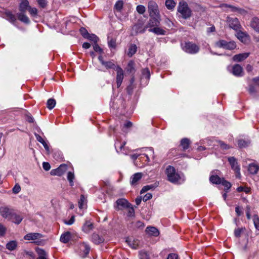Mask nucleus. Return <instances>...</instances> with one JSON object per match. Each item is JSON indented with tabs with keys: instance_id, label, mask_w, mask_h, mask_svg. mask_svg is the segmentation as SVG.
<instances>
[{
	"instance_id": "nucleus-1",
	"label": "nucleus",
	"mask_w": 259,
	"mask_h": 259,
	"mask_svg": "<svg viewBox=\"0 0 259 259\" xmlns=\"http://www.w3.org/2000/svg\"><path fill=\"white\" fill-rule=\"evenodd\" d=\"M178 12L180 13L182 17L185 19L191 17L192 11L189 8L188 4L184 1H180L178 7Z\"/></svg>"
},
{
	"instance_id": "nucleus-2",
	"label": "nucleus",
	"mask_w": 259,
	"mask_h": 259,
	"mask_svg": "<svg viewBox=\"0 0 259 259\" xmlns=\"http://www.w3.org/2000/svg\"><path fill=\"white\" fill-rule=\"evenodd\" d=\"M165 174L167 180L171 183H177L181 179L180 175L176 172L175 168L171 165H168L166 167Z\"/></svg>"
},
{
	"instance_id": "nucleus-3",
	"label": "nucleus",
	"mask_w": 259,
	"mask_h": 259,
	"mask_svg": "<svg viewBox=\"0 0 259 259\" xmlns=\"http://www.w3.org/2000/svg\"><path fill=\"white\" fill-rule=\"evenodd\" d=\"M182 46L183 51L191 54H196L200 50V48L198 45L191 41L185 42Z\"/></svg>"
},
{
	"instance_id": "nucleus-4",
	"label": "nucleus",
	"mask_w": 259,
	"mask_h": 259,
	"mask_svg": "<svg viewBox=\"0 0 259 259\" xmlns=\"http://www.w3.org/2000/svg\"><path fill=\"white\" fill-rule=\"evenodd\" d=\"M217 47L225 49L232 50L236 48V45L234 41H227L225 40H220L215 42Z\"/></svg>"
},
{
	"instance_id": "nucleus-5",
	"label": "nucleus",
	"mask_w": 259,
	"mask_h": 259,
	"mask_svg": "<svg viewBox=\"0 0 259 259\" xmlns=\"http://www.w3.org/2000/svg\"><path fill=\"white\" fill-rule=\"evenodd\" d=\"M226 22L230 28L233 29L236 31L242 28L241 25L237 18H232L227 17Z\"/></svg>"
},
{
	"instance_id": "nucleus-6",
	"label": "nucleus",
	"mask_w": 259,
	"mask_h": 259,
	"mask_svg": "<svg viewBox=\"0 0 259 259\" xmlns=\"http://www.w3.org/2000/svg\"><path fill=\"white\" fill-rule=\"evenodd\" d=\"M148 11L150 17L160 15L158 6L154 1H150L148 3Z\"/></svg>"
},
{
	"instance_id": "nucleus-7",
	"label": "nucleus",
	"mask_w": 259,
	"mask_h": 259,
	"mask_svg": "<svg viewBox=\"0 0 259 259\" xmlns=\"http://www.w3.org/2000/svg\"><path fill=\"white\" fill-rule=\"evenodd\" d=\"M14 211V209L9 208L8 206H3L0 207V214L3 218L8 221L11 220Z\"/></svg>"
},
{
	"instance_id": "nucleus-8",
	"label": "nucleus",
	"mask_w": 259,
	"mask_h": 259,
	"mask_svg": "<svg viewBox=\"0 0 259 259\" xmlns=\"http://www.w3.org/2000/svg\"><path fill=\"white\" fill-rule=\"evenodd\" d=\"M228 160L231 166L232 169L235 171L237 177L240 176V167L238 164L236 159L234 157H229Z\"/></svg>"
},
{
	"instance_id": "nucleus-9",
	"label": "nucleus",
	"mask_w": 259,
	"mask_h": 259,
	"mask_svg": "<svg viewBox=\"0 0 259 259\" xmlns=\"http://www.w3.org/2000/svg\"><path fill=\"white\" fill-rule=\"evenodd\" d=\"M115 70L117 72L116 77L117 87V88H119L120 87L124 78V71L123 69L118 65L116 66Z\"/></svg>"
},
{
	"instance_id": "nucleus-10",
	"label": "nucleus",
	"mask_w": 259,
	"mask_h": 259,
	"mask_svg": "<svg viewBox=\"0 0 259 259\" xmlns=\"http://www.w3.org/2000/svg\"><path fill=\"white\" fill-rule=\"evenodd\" d=\"M116 203L117 204L116 210H123L127 208V207H130L131 206V204L128 203V202L124 198L117 199Z\"/></svg>"
},
{
	"instance_id": "nucleus-11",
	"label": "nucleus",
	"mask_w": 259,
	"mask_h": 259,
	"mask_svg": "<svg viewBox=\"0 0 259 259\" xmlns=\"http://www.w3.org/2000/svg\"><path fill=\"white\" fill-rule=\"evenodd\" d=\"M150 18L146 26V27L151 28L153 27L158 26L160 24V16H153V17H150Z\"/></svg>"
},
{
	"instance_id": "nucleus-12",
	"label": "nucleus",
	"mask_w": 259,
	"mask_h": 259,
	"mask_svg": "<svg viewBox=\"0 0 259 259\" xmlns=\"http://www.w3.org/2000/svg\"><path fill=\"white\" fill-rule=\"evenodd\" d=\"M67 166L65 164H62L56 169H52L51 171V175L52 176H61L66 171Z\"/></svg>"
},
{
	"instance_id": "nucleus-13",
	"label": "nucleus",
	"mask_w": 259,
	"mask_h": 259,
	"mask_svg": "<svg viewBox=\"0 0 259 259\" xmlns=\"http://www.w3.org/2000/svg\"><path fill=\"white\" fill-rule=\"evenodd\" d=\"M24 217L22 214L17 213L16 211L14 210L10 221L18 225L21 223Z\"/></svg>"
},
{
	"instance_id": "nucleus-14",
	"label": "nucleus",
	"mask_w": 259,
	"mask_h": 259,
	"mask_svg": "<svg viewBox=\"0 0 259 259\" xmlns=\"http://www.w3.org/2000/svg\"><path fill=\"white\" fill-rule=\"evenodd\" d=\"M43 237L42 235L38 233H30L27 234L24 237V239L26 240H35L39 239Z\"/></svg>"
},
{
	"instance_id": "nucleus-15",
	"label": "nucleus",
	"mask_w": 259,
	"mask_h": 259,
	"mask_svg": "<svg viewBox=\"0 0 259 259\" xmlns=\"http://www.w3.org/2000/svg\"><path fill=\"white\" fill-rule=\"evenodd\" d=\"M143 174L141 172H137L134 174L131 177L130 183L132 186H136L139 181L142 179Z\"/></svg>"
},
{
	"instance_id": "nucleus-16",
	"label": "nucleus",
	"mask_w": 259,
	"mask_h": 259,
	"mask_svg": "<svg viewBox=\"0 0 259 259\" xmlns=\"http://www.w3.org/2000/svg\"><path fill=\"white\" fill-rule=\"evenodd\" d=\"M249 26L255 31L259 33V18L253 17L250 21Z\"/></svg>"
},
{
	"instance_id": "nucleus-17",
	"label": "nucleus",
	"mask_w": 259,
	"mask_h": 259,
	"mask_svg": "<svg viewBox=\"0 0 259 259\" xmlns=\"http://www.w3.org/2000/svg\"><path fill=\"white\" fill-rule=\"evenodd\" d=\"M145 232L149 236L157 237L159 235L158 230L154 227L148 226L145 229Z\"/></svg>"
},
{
	"instance_id": "nucleus-18",
	"label": "nucleus",
	"mask_w": 259,
	"mask_h": 259,
	"mask_svg": "<svg viewBox=\"0 0 259 259\" xmlns=\"http://www.w3.org/2000/svg\"><path fill=\"white\" fill-rule=\"evenodd\" d=\"M224 6L226 8H229L231 9V11L233 12H237L241 15H245L247 14V11L243 9L240 8L232 5L225 4Z\"/></svg>"
},
{
	"instance_id": "nucleus-19",
	"label": "nucleus",
	"mask_w": 259,
	"mask_h": 259,
	"mask_svg": "<svg viewBox=\"0 0 259 259\" xmlns=\"http://www.w3.org/2000/svg\"><path fill=\"white\" fill-rule=\"evenodd\" d=\"M236 36L242 42H245L247 38L249 37L248 34L245 32L242 31L240 29L236 31Z\"/></svg>"
},
{
	"instance_id": "nucleus-20",
	"label": "nucleus",
	"mask_w": 259,
	"mask_h": 259,
	"mask_svg": "<svg viewBox=\"0 0 259 259\" xmlns=\"http://www.w3.org/2000/svg\"><path fill=\"white\" fill-rule=\"evenodd\" d=\"M233 74L237 76H241L243 75V68L239 64H235L232 68Z\"/></svg>"
},
{
	"instance_id": "nucleus-21",
	"label": "nucleus",
	"mask_w": 259,
	"mask_h": 259,
	"mask_svg": "<svg viewBox=\"0 0 259 259\" xmlns=\"http://www.w3.org/2000/svg\"><path fill=\"white\" fill-rule=\"evenodd\" d=\"M30 7L28 0H22L19 5V10L21 13H24L28 10Z\"/></svg>"
},
{
	"instance_id": "nucleus-22",
	"label": "nucleus",
	"mask_w": 259,
	"mask_h": 259,
	"mask_svg": "<svg viewBox=\"0 0 259 259\" xmlns=\"http://www.w3.org/2000/svg\"><path fill=\"white\" fill-rule=\"evenodd\" d=\"M94 228V225L90 221H86L82 227V231L86 233H89Z\"/></svg>"
},
{
	"instance_id": "nucleus-23",
	"label": "nucleus",
	"mask_w": 259,
	"mask_h": 259,
	"mask_svg": "<svg viewBox=\"0 0 259 259\" xmlns=\"http://www.w3.org/2000/svg\"><path fill=\"white\" fill-rule=\"evenodd\" d=\"M91 240L92 241L96 244H99L104 241V239L102 236L96 233H93L92 235Z\"/></svg>"
},
{
	"instance_id": "nucleus-24",
	"label": "nucleus",
	"mask_w": 259,
	"mask_h": 259,
	"mask_svg": "<svg viewBox=\"0 0 259 259\" xmlns=\"http://www.w3.org/2000/svg\"><path fill=\"white\" fill-rule=\"evenodd\" d=\"M191 143V142L189 139L185 138L181 140L180 146L182 147L183 151H186L190 147Z\"/></svg>"
},
{
	"instance_id": "nucleus-25",
	"label": "nucleus",
	"mask_w": 259,
	"mask_h": 259,
	"mask_svg": "<svg viewBox=\"0 0 259 259\" xmlns=\"http://www.w3.org/2000/svg\"><path fill=\"white\" fill-rule=\"evenodd\" d=\"M249 53H248L239 54L234 56L233 59L235 61L241 62L246 59L249 56Z\"/></svg>"
},
{
	"instance_id": "nucleus-26",
	"label": "nucleus",
	"mask_w": 259,
	"mask_h": 259,
	"mask_svg": "<svg viewBox=\"0 0 259 259\" xmlns=\"http://www.w3.org/2000/svg\"><path fill=\"white\" fill-rule=\"evenodd\" d=\"M259 170L258 166L254 163H252L249 164L248 167V171L251 175H255L257 173Z\"/></svg>"
},
{
	"instance_id": "nucleus-27",
	"label": "nucleus",
	"mask_w": 259,
	"mask_h": 259,
	"mask_svg": "<svg viewBox=\"0 0 259 259\" xmlns=\"http://www.w3.org/2000/svg\"><path fill=\"white\" fill-rule=\"evenodd\" d=\"M146 28L147 27H146V26L143 27V25L141 23H138L134 26L133 29L135 31L136 33H143L145 32Z\"/></svg>"
},
{
	"instance_id": "nucleus-28",
	"label": "nucleus",
	"mask_w": 259,
	"mask_h": 259,
	"mask_svg": "<svg viewBox=\"0 0 259 259\" xmlns=\"http://www.w3.org/2000/svg\"><path fill=\"white\" fill-rule=\"evenodd\" d=\"M71 238V233L70 232H66L62 234L60 237V240L63 243H67L69 242Z\"/></svg>"
},
{
	"instance_id": "nucleus-29",
	"label": "nucleus",
	"mask_w": 259,
	"mask_h": 259,
	"mask_svg": "<svg viewBox=\"0 0 259 259\" xmlns=\"http://www.w3.org/2000/svg\"><path fill=\"white\" fill-rule=\"evenodd\" d=\"M36 252L38 256L36 259H48V254L45 250L40 248H37L36 249Z\"/></svg>"
},
{
	"instance_id": "nucleus-30",
	"label": "nucleus",
	"mask_w": 259,
	"mask_h": 259,
	"mask_svg": "<svg viewBox=\"0 0 259 259\" xmlns=\"http://www.w3.org/2000/svg\"><path fill=\"white\" fill-rule=\"evenodd\" d=\"M150 32H152L157 35H165L166 33V31L162 29L160 27H158V26H156L153 28H151L149 29Z\"/></svg>"
},
{
	"instance_id": "nucleus-31",
	"label": "nucleus",
	"mask_w": 259,
	"mask_h": 259,
	"mask_svg": "<svg viewBox=\"0 0 259 259\" xmlns=\"http://www.w3.org/2000/svg\"><path fill=\"white\" fill-rule=\"evenodd\" d=\"M107 69H113L116 70L117 66L115 65L113 61L103 62L102 64Z\"/></svg>"
},
{
	"instance_id": "nucleus-32",
	"label": "nucleus",
	"mask_w": 259,
	"mask_h": 259,
	"mask_svg": "<svg viewBox=\"0 0 259 259\" xmlns=\"http://www.w3.org/2000/svg\"><path fill=\"white\" fill-rule=\"evenodd\" d=\"M209 181L211 183L215 184H220L222 179L218 175H211L209 178Z\"/></svg>"
},
{
	"instance_id": "nucleus-33",
	"label": "nucleus",
	"mask_w": 259,
	"mask_h": 259,
	"mask_svg": "<svg viewBox=\"0 0 259 259\" xmlns=\"http://www.w3.org/2000/svg\"><path fill=\"white\" fill-rule=\"evenodd\" d=\"M18 19L26 24H29L30 23V20L29 18L24 13H21L18 14Z\"/></svg>"
},
{
	"instance_id": "nucleus-34",
	"label": "nucleus",
	"mask_w": 259,
	"mask_h": 259,
	"mask_svg": "<svg viewBox=\"0 0 259 259\" xmlns=\"http://www.w3.org/2000/svg\"><path fill=\"white\" fill-rule=\"evenodd\" d=\"M5 16L6 18L11 23H14L16 20V16L11 12H6Z\"/></svg>"
},
{
	"instance_id": "nucleus-35",
	"label": "nucleus",
	"mask_w": 259,
	"mask_h": 259,
	"mask_svg": "<svg viewBox=\"0 0 259 259\" xmlns=\"http://www.w3.org/2000/svg\"><path fill=\"white\" fill-rule=\"evenodd\" d=\"M137 47L136 45L132 44L130 45L127 53V55L131 57H132L137 52Z\"/></svg>"
},
{
	"instance_id": "nucleus-36",
	"label": "nucleus",
	"mask_w": 259,
	"mask_h": 259,
	"mask_svg": "<svg viewBox=\"0 0 259 259\" xmlns=\"http://www.w3.org/2000/svg\"><path fill=\"white\" fill-rule=\"evenodd\" d=\"M17 246V242L16 241H11L6 244V248L9 250H15Z\"/></svg>"
},
{
	"instance_id": "nucleus-37",
	"label": "nucleus",
	"mask_w": 259,
	"mask_h": 259,
	"mask_svg": "<svg viewBox=\"0 0 259 259\" xmlns=\"http://www.w3.org/2000/svg\"><path fill=\"white\" fill-rule=\"evenodd\" d=\"M165 6L168 10H173L176 7V3L174 0H166Z\"/></svg>"
},
{
	"instance_id": "nucleus-38",
	"label": "nucleus",
	"mask_w": 259,
	"mask_h": 259,
	"mask_svg": "<svg viewBox=\"0 0 259 259\" xmlns=\"http://www.w3.org/2000/svg\"><path fill=\"white\" fill-rule=\"evenodd\" d=\"M56 102L55 99H49L47 101V107L50 110L52 109L56 105Z\"/></svg>"
},
{
	"instance_id": "nucleus-39",
	"label": "nucleus",
	"mask_w": 259,
	"mask_h": 259,
	"mask_svg": "<svg viewBox=\"0 0 259 259\" xmlns=\"http://www.w3.org/2000/svg\"><path fill=\"white\" fill-rule=\"evenodd\" d=\"M253 224L255 229L259 231V217L257 214H254L252 217Z\"/></svg>"
},
{
	"instance_id": "nucleus-40",
	"label": "nucleus",
	"mask_w": 259,
	"mask_h": 259,
	"mask_svg": "<svg viewBox=\"0 0 259 259\" xmlns=\"http://www.w3.org/2000/svg\"><path fill=\"white\" fill-rule=\"evenodd\" d=\"M86 38L88 39L91 41H93L94 44L98 42V40H99L97 36L94 34H89L88 35V37H86Z\"/></svg>"
},
{
	"instance_id": "nucleus-41",
	"label": "nucleus",
	"mask_w": 259,
	"mask_h": 259,
	"mask_svg": "<svg viewBox=\"0 0 259 259\" xmlns=\"http://www.w3.org/2000/svg\"><path fill=\"white\" fill-rule=\"evenodd\" d=\"M74 179V174L71 171H69L67 174V180L69 182V184L71 186H73L74 185L73 179Z\"/></svg>"
},
{
	"instance_id": "nucleus-42",
	"label": "nucleus",
	"mask_w": 259,
	"mask_h": 259,
	"mask_svg": "<svg viewBox=\"0 0 259 259\" xmlns=\"http://www.w3.org/2000/svg\"><path fill=\"white\" fill-rule=\"evenodd\" d=\"M142 74L143 77H145L147 79H149L150 77V73L149 68H145L142 69Z\"/></svg>"
},
{
	"instance_id": "nucleus-43",
	"label": "nucleus",
	"mask_w": 259,
	"mask_h": 259,
	"mask_svg": "<svg viewBox=\"0 0 259 259\" xmlns=\"http://www.w3.org/2000/svg\"><path fill=\"white\" fill-rule=\"evenodd\" d=\"M221 184L224 186L225 187V191L226 192H228V190L231 188V184L230 182L225 180L224 179H222V181L221 182Z\"/></svg>"
},
{
	"instance_id": "nucleus-44",
	"label": "nucleus",
	"mask_w": 259,
	"mask_h": 259,
	"mask_svg": "<svg viewBox=\"0 0 259 259\" xmlns=\"http://www.w3.org/2000/svg\"><path fill=\"white\" fill-rule=\"evenodd\" d=\"M134 62L133 61H130L127 65V71L130 73H134L135 72V68H134Z\"/></svg>"
},
{
	"instance_id": "nucleus-45",
	"label": "nucleus",
	"mask_w": 259,
	"mask_h": 259,
	"mask_svg": "<svg viewBox=\"0 0 259 259\" xmlns=\"http://www.w3.org/2000/svg\"><path fill=\"white\" fill-rule=\"evenodd\" d=\"M123 3L122 1H118L115 6L114 8L118 12H120L123 8Z\"/></svg>"
},
{
	"instance_id": "nucleus-46",
	"label": "nucleus",
	"mask_w": 259,
	"mask_h": 259,
	"mask_svg": "<svg viewBox=\"0 0 259 259\" xmlns=\"http://www.w3.org/2000/svg\"><path fill=\"white\" fill-rule=\"evenodd\" d=\"M250 188L249 187L240 186L237 188V191L238 192H244L246 194L249 193L250 192Z\"/></svg>"
},
{
	"instance_id": "nucleus-47",
	"label": "nucleus",
	"mask_w": 259,
	"mask_h": 259,
	"mask_svg": "<svg viewBox=\"0 0 259 259\" xmlns=\"http://www.w3.org/2000/svg\"><path fill=\"white\" fill-rule=\"evenodd\" d=\"M245 228H237L234 231V235L237 238H239L241 233L245 230Z\"/></svg>"
},
{
	"instance_id": "nucleus-48",
	"label": "nucleus",
	"mask_w": 259,
	"mask_h": 259,
	"mask_svg": "<svg viewBox=\"0 0 259 259\" xmlns=\"http://www.w3.org/2000/svg\"><path fill=\"white\" fill-rule=\"evenodd\" d=\"M28 11L29 14L33 17H35L37 15L38 11L36 8H32L30 6Z\"/></svg>"
},
{
	"instance_id": "nucleus-49",
	"label": "nucleus",
	"mask_w": 259,
	"mask_h": 259,
	"mask_svg": "<svg viewBox=\"0 0 259 259\" xmlns=\"http://www.w3.org/2000/svg\"><path fill=\"white\" fill-rule=\"evenodd\" d=\"M154 188V186L153 185H146L145 186H144L142 189H141L140 191L141 194H143L147 191L153 189Z\"/></svg>"
},
{
	"instance_id": "nucleus-50",
	"label": "nucleus",
	"mask_w": 259,
	"mask_h": 259,
	"mask_svg": "<svg viewBox=\"0 0 259 259\" xmlns=\"http://www.w3.org/2000/svg\"><path fill=\"white\" fill-rule=\"evenodd\" d=\"M136 10L140 14H143L146 11V8L143 5H138L137 6Z\"/></svg>"
},
{
	"instance_id": "nucleus-51",
	"label": "nucleus",
	"mask_w": 259,
	"mask_h": 259,
	"mask_svg": "<svg viewBox=\"0 0 259 259\" xmlns=\"http://www.w3.org/2000/svg\"><path fill=\"white\" fill-rule=\"evenodd\" d=\"M108 44L109 48L115 49L116 47V40L112 38L108 40Z\"/></svg>"
},
{
	"instance_id": "nucleus-52",
	"label": "nucleus",
	"mask_w": 259,
	"mask_h": 259,
	"mask_svg": "<svg viewBox=\"0 0 259 259\" xmlns=\"http://www.w3.org/2000/svg\"><path fill=\"white\" fill-rule=\"evenodd\" d=\"M140 259H149V254L146 251H141L139 252Z\"/></svg>"
},
{
	"instance_id": "nucleus-53",
	"label": "nucleus",
	"mask_w": 259,
	"mask_h": 259,
	"mask_svg": "<svg viewBox=\"0 0 259 259\" xmlns=\"http://www.w3.org/2000/svg\"><path fill=\"white\" fill-rule=\"evenodd\" d=\"M39 6L41 8H45L48 5L47 0H36Z\"/></svg>"
},
{
	"instance_id": "nucleus-54",
	"label": "nucleus",
	"mask_w": 259,
	"mask_h": 259,
	"mask_svg": "<svg viewBox=\"0 0 259 259\" xmlns=\"http://www.w3.org/2000/svg\"><path fill=\"white\" fill-rule=\"evenodd\" d=\"M125 144H126L125 142H123L122 143L118 142L115 143V147L116 149L117 147H118L120 151H121L122 149H123Z\"/></svg>"
},
{
	"instance_id": "nucleus-55",
	"label": "nucleus",
	"mask_w": 259,
	"mask_h": 259,
	"mask_svg": "<svg viewBox=\"0 0 259 259\" xmlns=\"http://www.w3.org/2000/svg\"><path fill=\"white\" fill-rule=\"evenodd\" d=\"M86 199L84 195H81L80 196V199L78 201V206L79 208H82L83 207V203L85 201Z\"/></svg>"
},
{
	"instance_id": "nucleus-56",
	"label": "nucleus",
	"mask_w": 259,
	"mask_h": 259,
	"mask_svg": "<svg viewBox=\"0 0 259 259\" xmlns=\"http://www.w3.org/2000/svg\"><path fill=\"white\" fill-rule=\"evenodd\" d=\"M238 145L240 148L245 147L247 146V143L244 140H239L238 141Z\"/></svg>"
},
{
	"instance_id": "nucleus-57",
	"label": "nucleus",
	"mask_w": 259,
	"mask_h": 259,
	"mask_svg": "<svg viewBox=\"0 0 259 259\" xmlns=\"http://www.w3.org/2000/svg\"><path fill=\"white\" fill-rule=\"evenodd\" d=\"M94 50L96 52H99L100 53H103V50L98 45L97 42L95 43L93 45Z\"/></svg>"
},
{
	"instance_id": "nucleus-58",
	"label": "nucleus",
	"mask_w": 259,
	"mask_h": 259,
	"mask_svg": "<svg viewBox=\"0 0 259 259\" xmlns=\"http://www.w3.org/2000/svg\"><path fill=\"white\" fill-rule=\"evenodd\" d=\"M219 144L221 147L222 149L224 150H227L230 148V147L229 145L225 143L224 142L220 141H219Z\"/></svg>"
},
{
	"instance_id": "nucleus-59",
	"label": "nucleus",
	"mask_w": 259,
	"mask_h": 259,
	"mask_svg": "<svg viewBox=\"0 0 259 259\" xmlns=\"http://www.w3.org/2000/svg\"><path fill=\"white\" fill-rule=\"evenodd\" d=\"M80 31L82 36L85 38H86V37H88V35L89 34L88 31L84 28H81Z\"/></svg>"
},
{
	"instance_id": "nucleus-60",
	"label": "nucleus",
	"mask_w": 259,
	"mask_h": 259,
	"mask_svg": "<svg viewBox=\"0 0 259 259\" xmlns=\"http://www.w3.org/2000/svg\"><path fill=\"white\" fill-rule=\"evenodd\" d=\"M84 250H83V252H84V254L85 255V256H87L89 252H90V247L89 245L88 244H84Z\"/></svg>"
},
{
	"instance_id": "nucleus-61",
	"label": "nucleus",
	"mask_w": 259,
	"mask_h": 259,
	"mask_svg": "<svg viewBox=\"0 0 259 259\" xmlns=\"http://www.w3.org/2000/svg\"><path fill=\"white\" fill-rule=\"evenodd\" d=\"M21 190V187L18 184H16L13 188V192L15 194H18Z\"/></svg>"
},
{
	"instance_id": "nucleus-62",
	"label": "nucleus",
	"mask_w": 259,
	"mask_h": 259,
	"mask_svg": "<svg viewBox=\"0 0 259 259\" xmlns=\"http://www.w3.org/2000/svg\"><path fill=\"white\" fill-rule=\"evenodd\" d=\"M6 232V228L2 224H0V236L5 235Z\"/></svg>"
},
{
	"instance_id": "nucleus-63",
	"label": "nucleus",
	"mask_w": 259,
	"mask_h": 259,
	"mask_svg": "<svg viewBox=\"0 0 259 259\" xmlns=\"http://www.w3.org/2000/svg\"><path fill=\"white\" fill-rule=\"evenodd\" d=\"M42 167L45 170L48 171L51 168V165L49 162H44L42 163Z\"/></svg>"
},
{
	"instance_id": "nucleus-64",
	"label": "nucleus",
	"mask_w": 259,
	"mask_h": 259,
	"mask_svg": "<svg viewBox=\"0 0 259 259\" xmlns=\"http://www.w3.org/2000/svg\"><path fill=\"white\" fill-rule=\"evenodd\" d=\"M152 197V195L151 193H148L146 194L145 195V196L143 197V200L144 202H146L147 200H150V199H151Z\"/></svg>"
}]
</instances>
